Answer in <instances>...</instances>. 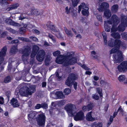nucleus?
I'll return each mask as SVG.
<instances>
[{"label": "nucleus", "instance_id": "25", "mask_svg": "<svg viewBox=\"0 0 127 127\" xmlns=\"http://www.w3.org/2000/svg\"><path fill=\"white\" fill-rule=\"evenodd\" d=\"M119 6L117 4H115L113 5L111 7V10L113 13L117 12L118 10Z\"/></svg>", "mask_w": 127, "mask_h": 127}, {"label": "nucleus", "instance_id": "62", "mask_svg": "<svg viewBox=\"0 0 127 127\" xmlns=\"http://www.w3.org/2000/svg\"><path fill=\"white\" fill-rule=\"evenodd\" d=\"M65 12L67 14H68L69 13L70 10L68 9V7L67 6L65 8Z\"/></svg>", "mask_w": 127, "mask_h": 127}, {"label": "nucleus", "instance_id": "2", "mask_svg": "<svg viewBox=\"0 0 127 127\" xmlns=\"http://www.w3.org/2000/svg\"><path fill=\"white\" fill-rule=\"evenodd\" d=\"M120 47H115L110 51V54L117 52V55H113L114 61L116 63H120L123 61L124 59L122 51L118 50Z\"/></svg>", "mask_w": 127, "mask_h": 127}, {"label": "nucleus", "instance_id": "39", "mask_svg": "<svg viewBox=\"0 0 127 127\" xmlns=\"http://www.w3.org/2000/svg\"><path fill=\"white\" fill-rule=\"evenodd\" d=\"M41 108L44 109H47L48 108V105L47 103L45 102L41 104Z\"/></svg>", "mask_w": 127, "mask_h": 127}, {"label": "nucleus", "instance_id": "35", "mask_svg": "<svg viewBox=\"0 0 127 127\" xmlns=\"http://www.w3.org/2000/svg\"><path fill=\"white\" fill-rule=\"evenodd\" d=\"M88 7L87 6V9L83 10L82 11V13L83 15L84 16H88L89 15V12L88 11Z\"/></svg>", "mask_w": 127, "mask_h": 127}, {"label": "nucleus", "instance_id": "57", "mask_svg": "<svg viewBox=\"0 0 127 127\" xmlns=\"http://www.w3.org/2000/svg\"><path fill=\"white\" fill-rule=\"evenodd\" d=\"M4 103V99L1 97H0V104H3Z\"/></svg>", "mask_w": 127, "mask_h": 127}, {"label": "nucleus", "instance_id": "41", "mask_svg": "<svg viewBox=\"0 0 127 127\" xmlns=\"http://www.w3.org/2000/svg\"><path fill=\"white\" fill-rule=\"evenodd\" d=\"M71 92V90L70 89L66 88L64 90V93L65 95H67L69 94Z\"/></svg>", "mask_w": 127, "mask_h": 127}, {"label": "nucleus", "instance_id": "52", "mask_svg": "<svg viewBox=\"0 0 127 127\" xmlns=\"http://www.w3.org/2000/svg\"><path fill=\"white\" fill-rule=\"evenodd\" d=\"M37 53L32 51L31 55V58H33L36 55Z\"/></svg>", "mask_w": 127, "mask_h": 127}, {"label": "nucleus", "instance_id": "30", "mask_svg": "<svg viewBox=\"0 0 127 127\" xmlns=\"http://www.w3.org/2000/svg\"><path fill=\"white\" fill-rule=\"evenodd\" d=\"M111 36L115 38L119 39L120 38V34L118 32L115 33L113 32L111 34Z\"/></svg>", "mask_w": 127, "mask_h": 127}, {"label": "nucleus", "instance_id": "4", "mask_svg": "<svg viewBox=\"0 0 127 127\" xmlns=\"http://www.w3.org/2000/svg\"><path fill=\"white\" fill-rule=\"evenodd\" d=\"M64 108L68 115L72 116L76 109L75 105L71 103H68L65 106Z\"/></svg>", "mask_w": 127, "mask_h": 127}, {"label": "nucleus", "instance_id": "33", "mask_svg": "<svg viewBox=\"0 0 127 127\" xmlns=\"http://www.w3.org/2000/svg\"><path fill=\"white\" fill-rule=\"evenodd\" d=\"M102 35L103 36L104 41L105 45H107V35L105 32H102Z\"/></svg>", "mask_w": 127, "mask_h": 127}, {"label": "nucleus", "instance_id": "12", "mask_svg": "<svg viewBox=\"0 0 127 127\" xmlns=\"http://www.w3.org/2000/svg\"><path fill=\"white\" fill-rule=\"evenodd\" d=\"M118 69L120 72H124L127 70V61H124L118 66Z\"/></svg>", "mask_w": 127, "mask_h": 127}, {"label": "nucleus", "instance_id": "44", "mask_svg": "<svg viewBox=\"0 0 127 127\" xmlns=\"http://www.w3.org/2000/svg\"><path fill=\"white\" fill-rule=\"evenodd\" d=\"M80 5H81V7L83 10L87 9V6L84 3H82Z\"/></svg>", "mask_w": 127, "mask_h": 127}, {"label": "nucleus", "instance_id": "15", "mask_svg": "<svg viewBox=\"0 0 127 127\" xmlns=\"http://www.w3.org/2000/svg\"><path fill=\"white\" fill-rule=\"evenodd\" d=\"M31 12L32 15L36 16L41 15L43 13V12L42 10L35 8H32Z\"/></svg>", "mask_w": 127, "mask_h": 127}, {"label": "nucleus", "instance_id": "45", "mask_svg": "<svg viewBox=\"0 0 127 127\" xmlns=\"http://www.w3.org/2000/svg\"><path fill=\"white\" fill-rule=\"evenodd\" d=\"M111 117H110L109 121L107 125V127H108L109 126L113 121V119H112Z\"/></svg>", "mask_w": 127, "mask_h": 127}, {"label": "nucleus", "instance_id": "60", "mask_svg": "<svg viewBox=\"0 0 127 127\" xmlns=\"http://www.w3.org/2000/svg\"><path fill=\"white\" fill-rule=\"evenodd\" d=\"M117 111L118 112L119 111H120V112L122 113V114H123V112L124 110H123L122 108H121V107H120L119 108Z\"/></svg>", "mask_w": 127, "mask_h": 127}, {"label": "nucleus", "instance_id": "48", "mask_svg": "<svg viewBox=\"0 0 127 127\" xmlns=\"http://www.w3.org/2000/svg\"><path fill=\"white\" fill-rule=\"evenodd\" d=\"M96 18L98 21L102 22V16L100 15H98L96 16Z\"/></svg>", "mask_w": 127, "mask_h": 127}, {"label": "nucleus", "instance_id": "3", "mask_svg": "<svg viewBox=\"0 0 127 127\" xmlns=\"http://www.w3.org/2000/svg\"><path fill=\"white\" fill-rule=\"evenodd\" d=\"M77 78V75L73 73L70 74L65 81V84L68 86L71 87L74 83V81Z\"/></svg>", "mask_w": 127, "mask_h": 127}, {"label": "nucleus", "instance_id": "27", "mask_svg": "<svg viewBox=\"0 0 127 127\" xmlns=\"http://www.w3.org/2000/svg\"><path fill=\"white\" fill-rule=\"evenodd\" d=\"M18 49L17 46H13L10 50V53L11 54H14L17 52Z\"/></svg>", "mask_w": 127, "mask_h": 127}, {"label": "nucleus", "instance_id": "20", "mask_svg": "<svg viewBox=\"0 0 127 127\" xmlns=\"http://www.w3.org/2000/svg\"><path fill=\"white\" fill-rule=\"evenodd\" d=\"M92 112H90L88 113L86 116V119L89 121H93L95 119V118L93 117L92 116Z\"/></svg>", "mask_w": 127, "mask_h": 127}, {"label": "nucleus", "instance_id": "11", "mask_svg": "<svg viewBox=\"0 0 127 127\" xmlns=\"http://www.w3.org/2000/svg\"><path fill=\"white\" fill-rule=\"evenodd\" d=\"M45 53L43 50H40L36 56L37 60L39 62H41L44 60Z\"/></svg>", "mask_w": 127, "mask_h": 127}, {"label": "nucleus", "instance_id": "16", "mask_svg": "<svg viewBox=\"0 0 127 127\" xmlns=\"http://www.w3.org/2000/svg\"><path fill=\"white\" fill-rule=\"evenodd\" d=\"M109 5L108 3L106 2H103L100 5L98 10L99 11H103L109 8Z\"/></svg>", "mask_w": 127, "mask_h": 127}, {"label": "nucleus", "instance_id": "63", "mask_svg": "<svg viewBox=\"0 0 127 127\" xmlns=\"http://www.w3.org/2000/svg\"><path fill=\"white\" fill-rule=\"evenodd\" d=\"M73 85L74 89L76 90L77 89V83L76 82H75L73 84Z\"/></svg>", "mask_w": 127, "mask_h": 127}, {"label": "nucleus", "instance_id": "9", "mask_svg": "<svg viewBox=\"0 0 127 127\" xmlns=\"http://www.w3.org/2000/svg\"><path fill=\"white\" fill-rule=\"evenodd\" d=\"M29 89L28 86H25L20 88L19 92L21 95L27 97L29 95H31L29 92Z\"/></svg>", "mask_w": 127, "mask_h": 127}, {"label": "nucleus", "instance_id": "37", "mask_svg": "<svg viewBox=\"0 0 127 127\" xmlns=\"http://www.w3.org/2000/svg\"><path fill=\"white\" fill-rule=\"evenodd\" d=\"M26 29L24 28H21L19 30V33L22 34H24L26 32Z\"/></svg>", "mask_w": 127, "mask_h": 127}, {"label": "nucleus", "instance_id": "31", "mask_svg": "<svg viewBox=\"0 0 127 127\" xmlns=\"http://www.w3.org/2000/svg\"><path fill=\"white\" fill-rule=\"evenodd\" d=\"M11 81V77L9 76H7L4 79V82L5 83H8L10 82Z\"/></svg>", "mask_w": 127, "mask_h": 127}, {"label": "nucleus", "instance_id": "24", "mask_svg": "<svg viewBox=\"0 0 127 127\" xmlns=\"http://www.w3.org/2000/svg\"><path fill=\"white\" fill-rule=\"evenodd\" d=\"M104 15L107 18H109L111 16V14L110 11L109 9L105 10L104 13Z\"/></svg>", "mask_w": 127, "mask_h": 127}, {"label": "nucleus", "instance_id": "21", "mask_svg": "<svg viewBox=\"0 0 127 127\" xmlns=\"http://www.w3.org/2000/svg\"><path fill=\"white\" fill-rule=\"evenodd\" d=\"M19 6V4L18 3H15L8 7L7 9L8 11H10L11 10L15 9L17 8Z\"/></svg>", "mask_w": 127, "mask_h": 127}, {"label": "nucleus", "instance_id": "36", "mask_svg": "<svg viewBox=\"0 0 127 127\" xmlns=\"http://www.w3.org/2000/svg\"><path fill=\"white\" fill-rule=\"evenodd\" d=\"M126 79V77L124 75H121L118 78V80L120 82H123Z\"/></svg>", "mask_w": 127, "mask_h": 127}, {"label": "nucleus", "instance_id": "50", "mask_svg": "<svg viewBox=\"0 0 127 127\" xmlns=\"http://www.w3.org/2000/svg\"><path fill=\"white\" fill-rule=\"evenodd\" d=\"M7 2L6 0H0V5H5L7 4Z\"/></svg>", "mask_w": 127, "mask_h": 127}, {"label": "nucleus", "instance_id": "56", "mask_svg": "<svg viewBox=\"0 0 127 127\" xmlns=\"http://www.w3.org/2000/svg\"><path fill=\"white\" fill-rule=\"evenodd\" d=\"M118 112V111H117V112H115L113 114V116H111L110 117H112V119H113V118H115V116L117 115Z\"/></svg>", "mask_w": 127, "mask_h": 127}, {"label": "nucleus", "instance_id": "34", "mask_svg": "<svg viewBox=\"0 0 127 127\" xmlns=\"http://www.w3.org/2000/svg\"><path fill=\"white\" fill-rule=\"evenodd\" d=\"M94 107L93 103H90L88 104L87 105V111H89L91 110Z\"/></svg>", "mask_w": 127, "mask_h": 127}, {"label": "nucleus", "instance_id": "7", "mask_svg": "<svg viewBox=\"0 0 127 127\" xmlns=\"http://www.w3.org/2000/svg\"><path fill=\"white\" fill-rule=\"evenodd\" d=\"M120 22V19L115 14H113L112 16L110 19L107 21V23L109 24L117 25Z\"/></svg>", "mask_w": 127, "mask_h": 127}, {"label": "nucleus", "instance_id": "46", "mask_svg": "<svg viewBox=\"0 0 127 127\" xmlns=\"http://www.w3.org/2000/svg\"><path fill=\"white\" fill-rule=\"evenodd\" d=\"M92 97L93 99L96 100L98 99L99 98V96L95 94H93Z\"/></svg>", "mask_w": 127, "mask_h": 127}, {"label": "nucleus", "instance_id": "17", "mask_svg": "<svg viewBox=\"0 0 127 127\" xmlns=\"http://www.w3.org/2000/svg\"><path fill=\"white\" fill-rule=\"evenodd\" d=\"M5 22L7 24H10L13 26L19 27L21 26V25L20 24L15 22L10 19H6L5 20Z\"/></svg>", "mask_w": 127, "mask_h": 127}, {"label": "nucleus", "instance_id": "38", "mask_svg": "<svg viewBox=\"0 0 127 127\" xmlns=\"http://www.w3.org/2000/svg\"><path fill=\"white\" fill-rule=\"evenodd\" d=\"M117 26L113 24L112 27L111 29V32H115L118 30L117 28L116 27Z\"/></svg>", "mask_w": 127, "mask_h": 127}, {"label": "nucleus", "instance_id": "14", "mask_svg": "<svg viewBox=\"0 0 127 127\" xmlns=\"http://www.w3.org/2000/svg\"><path fill=\"white\" fill-rule=\"evenodd\" d=\"M6 51V47L5 46L3 47L0 52V65L2 64L3 61L4 57L5 55Z\"/></svg>", "mask_w": 127, "mask_h": 127}, {"label": "nucleus", "instance_id": "19", "mask_svg": "<svg viewBox=\"0 0 127 127\" xmlns=\"http://www.w3.org/2000/svg\"><path fill=\"white\" fill-rule=\"evenodd\" d=\"M10 103L11 105L14 107H17L20 105L18 100L16 98H13L11 100Z\"/></svg>", "mask_w": 127, "mask_h": 127}, {"label": "nucleus", "instance_id": "55", "mask_svg": "<svg viewBox=\"0 0 127 127\" xmlns=\"http://www.w3.org/2000/svg\"><path fill=\"white\" fill-rule=\"evenodd\" d=\"M56 35L58 38H61L62 37V35L59 32L57 33Z\"/></svg>", "mask_w": 127, "mask_h": 127}, {"label": "nucleus", "instance_id": "13", "mask_svg": "<svg viewBox=\"0 0 127 127\" xmlns=\"http://www.w3.org/2000/svg\"><path fill=\"white\" fill-rule=\"evenodd\" d=\"M85 118L83 113L82 111H80L77 113L74 117L76 121H81Z\"/></svg>", "mask_w": 127, "mask_h": 127}, {"label": "nucleus", "instance_id": "23", "mask_svg": "<svg viewBox=\"0 0 127 127\" xmlns=\"http://www.w3.org/2000/svg\"><path fill=\"white\" fill-rule=\"evenodd\" d=\"M55 95H56L58 98H64L65 96L63 94V93L61 91H58L55 93Z\"/></svg>", "mask_w": 127, "mask_h": 127}, {"label": "nucleus", "instance_id": "29", "mask_svg": "<svg viewBox=\"0 0 127 127\" xmlns=\"http://www.w3.org/2000/svg\"><path fill=\"white\" fill-rule=\"evenodd\" d=\"M28 89H29V92L31 95L35 91V88L33 85L31 86H30L29 88H28Z\"/></svg>", "mask_w": 127, "mask_h": 127}, {"label": "nucleus", "instance_id": "22", "mask_svg": "<svg viewBox=\"0 0 127 127\" xmlns=\"http://www.w3.org/2000/svg\"><path fill=\"white\" fill-rule=\"evenodd\" d=\"M64 30L67 36L69 37H72L73 36V34L71 30H68L66 27H64Z\"/></svg>", "mask_w": 127, "mask_h": 127}, {"label": "nucleus", "instance_id": "1", "mask_svg": "<svg viewBox=\"0 0 127 127\" xmlns=\"http://www.w3.org/2000/svg\"><path fill=\"white\" fill-rule=\"evenodd\" d=\"M60 52L57 51L53 53L54 56H57L56 60V63L59 64H63L65 66H67L73 64L76 62L77 59L74 57H72V55L70 54L67 55H59L60 54Z\"/></svg>", "mask_w": 127, "mask_h": 127}, {"label": "nucleus", "instance_id": "28", "mask_svg": "<svg viewBox=\"0 0 127 127\" xmlns=\"http://www.w3.org/2000/svg\"><path fill=\"white\" fill-rule=\"evenodd\" d=\"M104 23V27L105 30L107 32H109L110 31V28L108 25L109 24L107 23V21H105Z\"/></svg>", "mask_w": 127, "mask_h": 127}, {"label": "nucleus", "instance_id": "59", "mask_svg": "<svg viewBox=\"0 0 127 127\" xmlns=\"http://www.w3.org/2000/svg\"><path fill=\"white\" fill-rule=\"evenodd\" d=\"M47 26L48 27H49L50 29L52 30V31H53V29L55 28V27L54 25L50 24L49 26Z\"/></svg>", "mask_w": 127, "mask_h": 127}, {"label": "nucleus", "instance_id": "64", "mask_svg": "<svg viewBox=\"0 0 127 127\" xmlns=\"http://www.w3.org/2000/svg\"><path fill=\"white\" fill-rule=\"evenodd\" d=\"M43 45L45 46H50V44L47 41H45L44 42Z\"/></svg>", "mask_w": 127, "mask_h": 127}, {"label": "nucleus", "instance_id": "26", "mask_svg": "<svg viewBox=\"0 0 127 127\" xmlns=\"http://www.w3.org/2000/svg\"><path fill=\"white\" fill-rule=\"evenodd\" d=\"M102 123L101 122H94L91 125V127H102Z\"/></svg>", "mask_w": 127, "mask_h": 127}, {"label": "nucleus", "instance_id": "18", "mask_svg": "<svg viewBox=\"0 0 127 127\" xmlns=\"http://www.w3.org/2000/svg\"><path fill=\"white\" fill-rule=\"evenodd\" d=\"M36 114V112L34 111H30L28 115V118L29 121H31L32 119H34Z\"/></svg>", "mask_w": 127, "mask_h": 127}, {"label": "nucleus", "instance_id": "49", "mask_svg": "<svg viewBox=\"0 0 127 127\" xmlns=\"http://www.w3.org/2000/svg\"><path fill=\"white\" fill-rule=\"evenodd\" d=\"M91 56L95 58H96V53L94 51H92L91 52Z\"/></svg>", "mask_w": 127, "mask_h": 127}, {"label": "nucleus", "instance_id": "5", "mask_svg": "<svg viewBox=\"0 0 127 127\" xmlns=\"http://www.w3.org/2000/svg\"><path fill=\"white\" fill-rule=\"evenodd\" d=\"M31 51V48L28 47L22 50V53L23 54L22 57V59L25 63H27L28 57L30 54Z\"/></svg>", "mask_w": 127, "mask_h": 127}, {"label": "nucleus", "instance_id": "10", "mask_svg": "<svg viewBox=\"0 0 127 127\" xmlns=\"http://www.w3.org/2000/svg\"><path fill=\"white\" fill-rule=\"evenodd\" d=\"M114 40L112 39H111L108 42V45L110 47L113 46L118 47L120 46L121 44V41L120 40L116 39L114 42Z\"/></svg>", "mask_w": 127, "mask_h": 127}, {"label": "nucleus", "instance_id": "42", "mask_svg": "<svg viewBox=\"0 0 127 127\" xmlns=\"http://www.w3.org/2000/svg\"><path fill=\"white\" fill-rule=\"evenodd\" d=\"M48 37L51 39L53 42L54 43H55L56 42V40L54 36L51 34L48 33Z\"/></svg>", "mask_w": 127, "mask_h": 127}, {"label": "nucleus", "instance_id": "54", "mask_svg": "<svg viewBox=\"0 0 127 127\" xmlns=\"http://www.w3.org/2000/svg\"><path fill=\"white\" fill-rule=\"evenodd\" d=\"M19 41L17 39L14 40H12L11 42V43L12 44H16L19 42Z\"/></svg>", "mask_w": 127, "mask_h": 127}, {"label": "nucleus", "instance_id": "8", "mask_svg": "<svg viewBox=\"0 0 127 127\" xmlns=\"http://www.w3.org/2000/svg\"><path fill=\"white\" fill-rule=\"evenodd\" d=\"M46 117L43 114L38 115L36 121L38 124L40 126H44L45 122Z\"/></svg>", "mask_w": 127, "mask_h": 127}, {"label": "nucleus", "instance_id": "61", "mask_svg": "<svg viewBox=\"0 0 127 127\" xmlns=\"http://www.w3.org/2000/svg\"><path fill=\"white\" fill-rule=\"evenodd\" d=\"M33 32L37 34H38L40 33V32L36 29L33 30Z\"/></svg>", "mask_w": 127, "mask_h": 127}, {"label": "nucleus", "instance_id": "47", "mask_svg": "<svg viewBox=\"0 0 127 127\" xmlns=\"http://www.w3.org/2000/svg\"><path fill=\"white\" fill-rule=\"evenodd\" d=\"M72 5L74 7L76 6L78 2V0H72Z\"/></svg>", "mask_w": 127, "mask_h": 127}, {"label": "nucleus", "instance_id": "32", "mask_svg": "<svg viewBox=\"0 0 127 127\" xmlns=\"http://www.w3.org/2000/svg\"><path fill=\"white\" fill-rule=\"evenodd\" d=\"M39 49V47L37 45H33L32 46V51L37 53Z\"/></svg>", "mask_w": 127, "mask_h": 127}, {"label": "nucleus", "instance_id": "43", "mask_svg": "<svg viewBox=\"0 0 127 127\" xmlns=\"http://www.w3.org/2000/svg\"><path fill=\"white\" fill-rule=\"evenodd\" d=\"M96 91L99 94L100 96V97L102 96V95L101 94L102 89L101 88H96Z\"/></svg>", "mask_w": 127, "mask_h": 127}, {"label": "nucleus", "instance_id": "51", "mask_svg": "<svg viewBox=\"0 0 127 127\" xmlns=\"http://www.w3.org/2000/svg\"><path fill=\"white\" fill-rule=\"evenodd\" d=\"M35 108L36 109H38L41 108V104L39 103L37 104L35 106Z\"/></svg>", "mask_w": 127, "mask_h": 127}, {"label": "nucleus", "instance_id": "40", "mask_svg": "<svg viewBox=\"0 0 127 127\" xmlns=\"http://www.w3.org/2000/svg\"><path fill=\"white\" fill-rule=\"evenodd\" d=\"M6 29L10 32L13 34L17 32L15 30L9 27L7 28Z\"/></svg>", "mask_w": 127, "mask_h": 127}, {"label": "nucleus", "instance_id": "6", "mask_svg": "<svg viewBox=\"0 0 127 127\" xmlns=\"http://www.w3.org/2000/svg\"><path fill=\"white\" fill-rule=\"evenodd\" d=\"M127 26V19L126 17L125 16L122 18L121 24L117 28L118 31L120 32H123L125 30V27Z\"/></svg>", "mask_w": 127, "mask_h": 127}, {"label": "nucleus", "instance_id": "53", "mask_svg": "<svg viewBox=\"0 0 127 127\" xmlns=\"http://www.w3.org/2000/svg\"><path fill=\"white\" fill-rule=\"evenodd\" d=\"M30 38L32 39L33 41H36L38 40V39L35 37L31 36L30 37Z\"/></svg>", "mask_w": 127, "mask_h": 127}, {"label": "nucleus", "instance_id": "58", "mask_svg": "<svg viewBox=\"0 0 127 127\" xmlns=\"http://www.w3.org/2000/svg\"><path fill=\"white\" fill-rule=\"evenodd\" d=\"M83 68L86 70H90V69L87 67L85 65L83 64L82 66Z\"/></svg>", "mask_w": 127, "mask_h": 127}]
</instances>
